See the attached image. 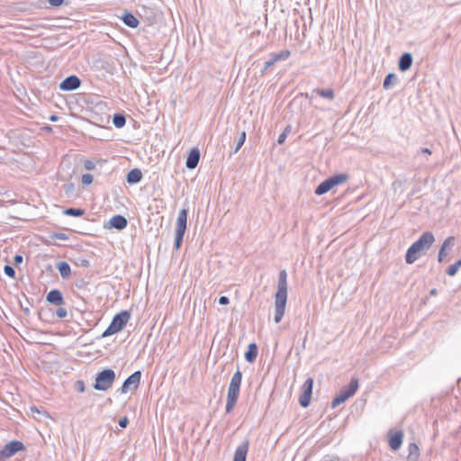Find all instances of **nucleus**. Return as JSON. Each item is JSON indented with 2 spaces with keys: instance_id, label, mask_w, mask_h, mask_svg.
Returning a JSON list of instances; mask_svg holds the SVG:
<instances>
[{
  "instance_id": "obj_1",
  "label": "nucleus",
  "mask_w": 461,
  "mask_h": 461,
  "mask_svg": "<svg viewBox=\"0 0 461 461\" xmlns=\"http://www.w3.org/2000/svg\"><path fill=\"white\" fill-rule=\"evenodd\" d=\"M287 273L281 270L278 274L277 289L275 294V317L276 323H279L283 319L287 303Z\"/></svg>"
},
{
  "instance_id": "obj_2",
  "label": "nucleus",
  "mask_w": 461,
  "mask_h": 461,
  "mask_svg": "<svg viewBox=\"0 0 461 461\" xmlns=\"http://www.w3.org/2000/svg\"><path fill=\"white\" fill-rule=\"evenodd\" d=\"M434 241L435 237L432 232H423L420 237L408 249L405 255L406 263H414L421 256L422 252L430 249Z\"/></svg>"
},
{
  "instance_id": "obj_3",
  "label": "nucleus",
  "mask_w": 461,
  "mask_h": 461,
  "mask_svg": "<svg viewBox=\"0 0 461 461\" xmlns=\"http://www.w3.org/2000/svg\"><path fill=\"white\" fill-rule=\"evenodd\" d=\"M242 381V373L238 369L232 375L230 383L229 384L227 400H226V412L230 413L233 411L237 404V401L240 394V389Z\"/></svg>"
},
{
  "instance_id": "obj_4",
  "label": "nucleus",
  "mask_w": 461,
  "mask_h": 461,
  "mask_svg": "<svg viewBox=\"0 0 461 461\" xmlns=\"http://www.w3.org/2000/svg\"><path fill=\"white\" fill-rule=\"evenodd\" d=\"M130 318L131 314L128 311H122L121 312L115 314L109 326L103 332L102 337H109L121 331L126 326Z\"/></svg>"
},
{
  "instance_id": "obj_5",
  "label": "nucleus",
  "mask_w": 461,
  "mask_h": 461,
  "mask_svg": "<svg viewBox=\"0 0 461 461\" xmlns=\"http://www.w3.org/2000/svg\"><path fill=\"white\" fill-rule=\"evenodd\" d=\"M187 214V209L183 208L179 211L176 218L174 242V247L176 250L180 249L183 242L184 235L186 230Z\"/></svg>"
},
{
  "instance_id": "obj_6",
  "label": "nucleus",
  "mask_w": 461,
  "mask_h": 461,
  "mask_svg": "<svg viewBox=\"0 0 461 461\" xmlns=\"http://www.w3.org/2000/svg\"><path fill=\"white\" fill-rule=\"evenodd\" d=\"M116 378L115 372L113 369L106 368L97 373L95 382L93 385L95 390L107 391L114 383Z\"/></svg>"
},
{
  "instance_id": "obj_7",
  "label": "nucleus",
  "mask_w": 461,
  "mask_h": 461,
  "mask_svg": "<svg viewBox=\"0 0 461 461\" xmlns=\"http://www.w3.org/2000/svg\"><path fill=\"white\" fill-rule=\"evenodd\" d=\"M358 388V380L357 378H353L351 382L344 387L339 394L332 400L331 407L336 408L339 404L346 402L348 398L353 396Z\"/></svg>"
},
{
  "instance_id": "obj_8",
  "label": "nucleus",
  "mask_w": 461,
  "mask_h": 461,
  "mask_svg": "<svg viewBox=\"0 0 461 461\" xmlns=\"http://www.w3.org/2000/svg\"><path fill=\"white\" fill-rule=\"evenodd\" d=\"M24 449V445L23 442L18 440H13L7 443L1 450H0V461H5V459L10 458L17 452Z\"/></svg>"
},
{
  "instance_id": "obj_9",
  "label": "nucleus",
  "mask_w": 461,
  "mask_h": 461,
  "mask_svg": "<svg viewBox=\"0 0 461 461\" xmlns=\"http://www.w3.org/2000/svg\"><path fill=\"white\" fill-rule=\"evenodd\" d=\"M140 379L141 372L140 370L135 371L125 379L122 387L118 389V392L120 393H126L128 391L136 390L140 385Z\"/></svg>"
},
{
  "instance_id": "obj_10",
  "label": "nucleus",
  "mask_w": 461,
  "mask_h": 461,
  "mask_svg": "<svg viewBox=\"0 0 461 461\" xmlns=\"http://www.w3.org/2000/svg\"><path fill=\"white\" fill-rule=\"evenodd\" d=\"M313 379L309 377L303 384V393L299 398L300 405L303 408H307L310 405L312 394Z\"/></svg>"
},
{
  "instance_id": "obj_11",
  "label": "nucleus",
  "mask_w": 461,
  "mask_h": 461,
  "mask_svg": "<svg viewBox=\"0 0 461 461\" xmlns=\"http://www.w3.org/2000/svg\"><path fill=\"white\" fill-rule=\"evenodd\" d=\"M81 85V80L76 75L66 77L59 85L62 91H73L77 89Z\"/></svg>"
},
{
  "instance_id": "obj_12",
  "label": "nucleus",
  "mask_w": 461,
  "mask_h": 461,
  "mask_svg": "<svg viewBox=\"0 0 461 461\" xmlns=\"http://www.w3.org/2000/svg\"><path fill=\"white\" fill-rule=\"evenodd\" d=\"M127 224L128 221L124 216L116 214L113 216L107 223L104 224V228L122 230L127 227Z\"/></svg>"
},
{
  "instance_id": "obj_13",
  "label": "nucleus",
  "mask_w": 461,
  "mask_h": 461,
  "mask_svg": "<svg viewBox=\"0 0 461 461\" xmlns=\"http://www.w3.org/2000/svg\"><path fill=\"white\" fill-rule=\"evenodd\" d=\"M249 447V440L242 441L235 450L233 461H246Z\"/></svg>"
},
{
  "instance_id": "obj_14",
  "label": "nucleus",
  "mask_w": 461,
  "mask_h": 461,
  "mask_svg": "<svg viewBox=\"0 0 461 461\" xmlns=\"http://www.w3.org/2000/svg\"><path fill=\"white\" fill-rule=\"evenodd\" d=\"M200 157V150L197 148H193L186 158L185 167L188 169H194L199 163Z\"/></svg>"
},
{
  "instance_id": "obj_15",
  "label": "nucleus",
  "mask_w": 461,
  "mask_h": 461,
  "mask_svg": "<svg viewBox=\"0 0 461 461\" xmlns=\"http://www.w3.org/2000/svg\"><path fill=\"white\" fill-rule=\"evenodd\" d=\"M454 245H455V238L453 236L447 237L444 240V242L438 251V261L439 263H442L444 261V258L446 256V251L451 250L452 248L454 247Z\"/></svg>"
},
{
  "instance_id": "obj_16",
  "label": "nucleus",
  "mask_w": 461,
  "mask_h": 461,
  "mask_svg": "<svg viewBox=\"0 0 461 461\" xmlns=\"http://www.w3.org/2000/svg\"><path fill=\"white\" fill-rule=\"evenodd\" d=\"M412 55L409 52H404L399 59L398 68L401 71L404 72L411 68L412 65Z\"/></svg>"
},
{
  "instance_id": "obj_17",
  "label": "nucleus",
  "mask_w": 461,
  "mask_h": 461,
  "mask_svg": "<svg viewBox=\"0 0 461 461\" xmlns=\"http://www.w3.org/2000/svg\"><path fill=\"white\" fill-rule=\"evenodd\" d=\"M403 432L402 430H398L393 434H390L389 436V446L393 450H397L400 448L402 443Z\"/></svg>"
},
{
  "instance_id": "obj_18",
  "label": "nucleus",
  "mask_w": 461,
  "mask_h": 461,
  "mask_svg": "<svg viewBox=\"0 0 461 461\" xmlns=\"http://www.w3.org/2000/svg\"><path fill=\"white\" fill-rule=\"evenodd\" d=\"M46 300L51 304L60 305L63 303L64 298L59 290L52 289L48 293Z\"/></svg>"
},
{
  "instance_id": "obj_19",
  "label": "nucleus",
  "mask_w": 461,
  "mask_h": 461,
  "mask_svg": "<svg viewBox=\"0 0 461 461\" xmlns=\"http://www.w3.org/2000/svg\"><path fill=\"white\" fill-rule=\"evenodd\" d=\"M142 179V173L139 168L130 170L126 176V180L129 184H138Z\"/></svg>"
},
{
  "instance_id": "obj_20",
  "label": "nucleus",
  "mask_w": 461,
  "mask_h": 461,
  "mask_svg": "<svg viewBox=\"0 0 461 461\" xmlns=\"http://www.w3.org/2000/svg\"><path fill=\"white\" fill-rule=\"evenodd\" d=\"M258 357V346L256 343H250L245 353V359L249 363H253Z\"/></svg>"
},
{
  "instance_id": "obj_21",
  "label": "nucleus",
  "mask_w": 461,
  "mask_h": 461,
  "mask_svg": "<svg viewBox=\"0 0 461 461\" xmlns=\"http://www.w3.org/2000/svg\"><path fill=\"white\" fill-rule=\"evenodd\" d=\"M334 187V185L331 183V180L328 177L324 181H322L315 189V194L317 195H321L326 193H328L330 190H331Z\"/></svg>"
},
{
  "instance_id": "obj_22",
  "label": "nucleus",
  "mask_w": 461,
  "mask_h": 461,
  "mask_svg": "<svg viewBox=\"0 0 461 461\" xmlns=\"http://www.w3.org/2000/svg\"><path fill=\"white\" fill-rule=\"evenodd\" d=\"M122 22L125 25H127L130 28L135 29L139 26V20L131 13L126 12L122 17Z\"/></svg>"
},
{
  "instance_id": "obj_23",
  "label": "nucleus",
  "mask_w": 461,
  "mask_h": 461,
  "mask_svg": "<svg viewBox=\"0 0 461 461\" xmlns=\"http://www.w3.org/2000/svg\"><path fill=\"white\" fill-rule=\"evenodd\" d=\"M408 456L407 461H418L420 456V449L417 444L411 443L408 447Z\"/></svg>"
},
{
  "instance_id": "obj_24",
  "label": "nucleus",
  "mask_w": 461,
  "mask_h": 461,
  "mask_svg": "<svg viewBox=\"0 0 461 461\" xmlns=\"http://www.w3.org/2000/svg\"><path fill=\"white\" fill-rule=\"evenodd\" d=\"M57 268L63 278H68L71 274L70 266L65 261L59 262L57 264Z\"/></svg>"
},
{
  "instance_id": "obj_25",
  "label": "nucleus",
  "mask_w": 461,
  "mask_h": 461,
  "mask_svg": "<svg viewBox=\"0 0 461 461\" xmlns=\"http://www.w3.org/2000/svg\"><path fill=\"white\" fill-rule=\"evenodd\" d=\"M291 56V51L288 50H281L279 53L272 54L271 59L276 64L278 61L286 60Z\"/></svg>"
},
{
  "instance_id": "obj_26",
  "label": "nucleus",
  "mask_w": 461,
  "mask_h": 461,
  "mask_svg": "<svg viewBox=\"0 0 461 461\" xmlns=\"http://www.w3.org/2000/svg\"><path fill=\"white\" fill-rule=\"evenodd\" d=\"M329 178H330V180H331L332 185L334 186H336L338 185H340V184H343L344 182H346L348 179V175L345 174V173L337 174V175L330 176Z\"/></svg>"
},
{
  "instance_id": "obj_27",
  "label": "nucleus",
  "mask_w": 461,
  "mask_h": 461,
  "mask_svg": "<svg viewBox=\"0 0 461 461\" xmlns=\"http://www.w3.org/2000/svg\"><path fill=\"white\" fill-rule=\"evenodd\" d=\"M397 81V76L393 73H389L384 80L383 87L384 89H389L393 85L396 84Z\"/></svg>"
},
{
  "instance_id": "obj_28",
  "label": "nucleus",
  "mask_w": 461,
  "mask_h": 461,
  "mask_svg": "<svg viewBox=\"0 0 461 461\" xmlns=\"http://www.w3.org/2000/svg\"><path fill=\"white\" fill-rule=\"evenodd\" d=\"M113 125L120 129L122 128L126 123V117L122 113H114L113 117Z\"/></svg>"
},
{
  "instance_id": "obj_29",
  "label": "nucleus",
  "mask_w": 461,
  "mask_h": 461,
  "mask_svg": "<svg viewBox=\"0 0 461 461\" xmlns=\"http://www.w3.org/2000/svg\"><path fill=\"white\" fill-rule=\"evenodd\" d=\"M313 92H315L318 95L327 98L329 100L334 99V92L331 88L327 89H314Z\"/></svg>"
},
{
  "instance_id": "obj_30",
  "label": "nucleus",
  "mask_w": 461,
  "mask_h": 461,
  "mask_svg": "<svg viewBox=\"0 0 461 461\" xmlns=\"http://www.w3.org/2000/svg\"><path fill=\"white\" fill-rule=\"evenodd\" d=\"M64 214L68 216H73V217H80L85 214V210L81 208H68L64 211Z\"/></svg>"
},
{
  "instance_id": "obj_31",
  "label": "nucleus",
  "mask_w": 461,
  "mask_h": 461,
  "mask_svg": "<svg viewBox=\"0 0 461 461\" xmlns=\"http://www.w3.org/2000/svg\"><path fill=\"white\" fill-rule=\"evenodd\" d=\"M62 190L64 191L65 194L68 197L72 196L75 191V185L73 183H68L63 185Z\"/></svg>"
},
{
  "instance_id": "obj_32",
  "label": "nucleus",
  "mask_w": 461,
  "mask_h": 461,
  "mask_svg": "<svg viewBox=\"0 0 461 461\" xmlns=\"http://www.w3.org/2000/svg\"><path fill=\"white\" fill-rule=\"evenodd\" d=\"M245 140H246V131H243L240 133L239 140H237L236 147L234 149V153H237L240 150V149L244 144Z\"/></svg>"
},
{
  "instance_id": "obj_33",
  "label": "nucleus",
  "mask_w": 461,
  "mask_h": 461,
  "mask_svg": "<svg viewBox=\"0 0 461 461\" xmlns=\"http://www.w3.org/2000/svg\"><path fill=\"white\" fill-rule=\"evenodd\" d=\"M50 238L52 240H68V236L63 232H53L50 235Z\"/></svg>"
},
{
  "instance_id": "obj_34",
  "label": "nucleus",
  "mask_w": 461,
  "mask_h": 461,
  "mask_svg": "<svg viewBox=\"0 0 461 461\" xmlns=\"http://www.w3.org/2000/svg\"><path fill=\"white\" fill-rule=\"evenodd\" d=\"M4 272L5 274L9 276V277H12L14 278L15 276V270L14 268L10 266V265H5V267H4Z\"/></svg>"
},
{
  "instance_id": "obj_35",
  "label": "nucleus",
  "mask_w": 461,
  "mask_h": 461,
  "mask_svg": "<svg viewBox=\"0 0 461 461\" xmlns=\"http://www.w3.org/2000/svg\"><path fill=\"white\" fill-rule=\"evenodd\" d=\"M93 179H94V177L91 174H84L82 176V184L85 185H88L92 184Z\"/></svg>"
},
{
  "instance_id": "obj_36",
  "label": "nucleus",
  "mask_w": 461,
  "mask_h": 461,
  "mask_svg": "<svg viewBox=\"0 0 461 461\" xmlns=\"http://www.w3.org/2000/svg\"><path fill=\"white\" fill-rule=\"evenodd\" d=\"M457 271L458 268L456 267V266L453 264L447 268L446 273L450 276H454L457 273Z\"/></svg>"
},
{
  "instance_id": "obj_37",
  "label": "nucleus",
  "mask_w": 461,
  "mask_h": 461,
  "mask_svg": "<svg viewBox=\"0 0 461 461\" xmlns=\"http://www.w3.org/2000/svg\"><path fill=\"white\" fill-rule=\"evenodd\" d=\"M75 389L77 391H78L79 393H84L85 392V383L82 381V380H77L76 383H75Z\"/></svg>"
},
{
  "instance_id": "obj_38",
  "label": "nucleus",
  "mask_w": 461,
  "mask_h": 461,
  "mask_svg": "<svg viewBox=\"0 0 461 461\" xmlns=\"http://www.w3.org/2000/svg\"><path fill=\"white\" fill-rule=\"evenodd\" d=\"M56 315L59 318L63 319V318L67 317L68 312H67V310L65 308L59 307L56 311Z\"/></svg>"
},
{
  "instance_id": "obj_39",
  "label": "nucleus",
  "mask_w": 461,
  "mask_h": 461,
  "mask_svg": "<svg viewBox=\"0 0 461 461\" xmlns=\"http://www.w3.org/2000/svg\"><path fill=\"white\" fill-rule=\"evenodd\" d=\"M275 63L274 61L270 59L269 60L266 61L265 64H264V67L263 68L261 69V75H264L266 73V71L271 68L272 66H274Z\"/></svg>"
},
{
  "instance_id": "obj_40",
  "label": "nucleus",
  "mask_w": 461,
  "mask_h": 461,
  "mask_svg": "<svg viewBox=\"0 0 461 461\" xmlns=\"http://www.w3.org/2000/svg\"><path fill=\"white\" fill-rule=\"evenodd\" d=\"M84 166L86 170H93L95 167V162L89 159L85 161Z\"/></svg>"
},
{
  "instance_id": "obj_41",
  "label": "nucleus",
  "mask_w": 461,
  "mask_h": 461,
  "mask_svg": "<svg viewBox=\"0 0 461 461\" xmlns=\"http://www.w3.org/2000/svg\"><path fill=\"white\" fill-rule=\"evenodd\" d=\"M118 423L121 428H126L129 423V420L126 416H124L119 420Z\"/></svg>"
},
{
  "instance_id": "obj_42",
  "label": "nucleus",
  "mask_w": 461,
  "mask_h": 461,
  "mask_svg": "<svg viewBox=\"0 0 461 461\" xmlns=\"http://www.w3.org/2000/svg\"><path fill=\"white\" fill-rule=\"evenodd\" d=\"M65 0H48L49 4L51 5V6H60L61 5H63Z\"/></svg>"
},
{
  "instance_id": "obj_43",
  "label": "nucleus",
  "mask_w": 461,
  "mask_h": 461,
  "mask_svg": "<svg viewBox=\"0 0 461 461\" xmlns=\"http://www.w3.org/2000/svg\"><path fill=\"white\" fill-rule=\"evenodd\" d=\"M229 303H230V299L227 296L223 295L219 298V303L221 305H227V304H229Z\"/></svg>"
},
{
  "instance_id": "obj_44",
  "label": "nucleus",
  "mask_w": 461,
  "mask_h": 461,
  "mask_svg": "<svg viewBox=\"0 0 461 461\" xmlns=\"http://www.w3.org/2000/svg\"><path fill=\"white\" fill-rule=\"evenodd\" d=\"M23 260V258L22 255H15L14 258V262L15 265L21 264Z\"/></svg>"
},
{
  "instance_id": "obj_45",
  "label": "nucleus",
  "mask_w": 461,
  "mask_h": 461,
  "mask_svg": "<svg viewBox=\"0 0 461 461\" xmlns=\"http://www.w3.org/2000/svg\"><path fill=\"white\" fill-rule=\"evenodd\" d=\"M77 309L80 312H84L86 311V303L84 300H82V303L80 304H78V306L77 307Z\"/></svg>"
},
{
  "instance_id": "obj_46",
  "label": "nucleus",
  "mask_w": 461,
  "mask_h": 461,
  "mask_svg": "<svg viewBox=\"0 0 461 461\" xmlns=\"http://www.w3.org/2000/svg\"><path fill=\"white\" fill-rule=\"evenodd\" d=\"M286 139V135H285V132H282L277 139V143L282 144Z\"/></svg>"
},
{
  "instance_id": "obj_47",
  "label": "nucleus",
  "mask_w": 461,
  "mask_h": 461,
  "mask_svg": "<svg viewBox=\"0 0 461 461\" xmlns=\"http://www.w3.org/2000/svg\"><path fill=\"white\" fill-rule=\"evenodd\" d=\"M81 266L85 267H88L90 266V263H89V261L87 259H83L81 261Z\"/></svg>"
},
{
  "instance_id": "obj_48",
  "label": "nucleus",
  "mask_w": 461,
  "mask_h": 461,
  "mask_svg": "<svg viewBox=\"0 0 461 461\" xmlns=\"http://www.w3.org/2000/svg\"><path fill=\"white\" fill-rule=\"evenodd\" d=\"M420 152H421V153H424V154H427V155H430V154H431L430 149H428V148H423V149H420Z\"/></svg>"
},
{
  "instance_id": "obj_49",
  "label": "nucleus",
  "mask_w": 461,
  "mask_h": 461,
  "mask_svg": "<svg viewBox=\"0 0 461 461\" xmlns=\"http://www.w3.org/2000/svg\"><path fill=\"white\" fill-rule=\"evenodd\" d=\"M437 294H438V291H437V289H436V288H433V289H431V290L429 291V295H430V296H436V295H437Z\"/></svg>"
},
{
  "instance_id": "obj_50",
  "label": "nucleus",
  "mask_w": 461,
  "mask_h": 461,
  "mask_svg": "<svg viewBox=\"0 0 461 461\" xmlns=\"http://www.w3.org/2000/svg\"><path fill=\"white\" fill-rule=\"evenodd\" d=\"M454 265L459 269L461 267V259L457 260Z\"/></svg>"
},
{
  "instance_id": "obj_51",
  "label": "nucleus",
  "mask_w": 461,
  "mask_h": 461,
  "mask_svg": "<svg viewBox=\"0 0 461 461\" xmlns=\"http://www.w3.org/2000/svg\"><path fill=\"white\" fill-rule=\"evenodd\" d=\"M57 120H58V116H56V115H51V116H50V121H51V122H55V121H57Z\"/></svg>"
},
{
  "instance_id": "obj_52",
  "label": "nucleus",
  "mask_w": 461,
  "mask_h": 461,
  "mask_svg": "<svg viewBox=\"0 0 461 461\" xmlns=\"http://www.w3.org/2000/svg\"><path fill=\"white\" fill-rule=\"evenodd\" d=\"M31 411H39L37 410V408H36V407H32V408H31Z\"/></svg>"
},
{
  "instance_id": "obj_53",
  "label": "nucleus",
  "mask_w": 461,
  "mask_h": 461,
  "mask_svg": "<svg viewBox=\"0 0 461 461\" xmlns=\"http://www.w3.org/2000/svg\"><path fill=\"white\" fill-rule=\"evenodd\" d=\"M286 131H287V129H285V131H284V132H285V135H287V132H286Z\"/></svg>"
}]
</instances>
